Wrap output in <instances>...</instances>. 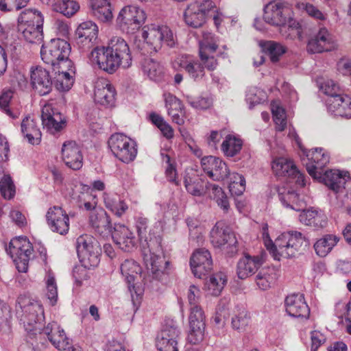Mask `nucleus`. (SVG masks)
Masks as SVG:
<instances>
[{
    "instance_id": "4c0bfd02",
    "label": "nucleus",
    "mask_w": 351,
    "mask_h": 351,
    "mask_svg": "<svg viewBox=\"0 0 351 351\" xmlns=\"http://www.w3.org/2000/svg\"><path fill=\"white\" fill-rule=\"evenodd\" d=\"M271 168L276 176L290 178L295 173L296 166L291 160L280 157L274 160Z\"/></svg>"
},
{
    "instance_id": "bb28decb",
    "label": "nucleus",
    "mask_w": 351,
    "mask_h": 351,
    "mask_svg": "<svg viewBox=\"0 0 351 351\" xmlns=\"http://www.w3.org/2000/svg\"><path fill=\"white\" fill-rule=\"evenodd\" d=\"M107 47L113 53L124 69L129 68L132 64V56L128 43L121 37L111 38Z\"/></svg>"
},
{
    "instance_id": "72a5a7b5",
    "label": "nucleus",
    "mask_w": 351,
    "mask_h": 351,
    "mask_svg": "<svg viewBox=\"0 0 351 351\" xmlns=\"http://www.w3.org/2000/svg\"><path fill=\"white\" fill-rule=\"evenodd\" d=\"M207 182L197 175L193 176L187 175L184 179V184L186 191L196 197L204 196L207 193L208 189Z\"/></svg>"
},
{
    "instance_id": "a211bd4d",
    "label": "nucleus",
    "mask_w": 351,
    "mask_h": 351,
    "mask_svg": "<svg viewBox=\"0 0 351 351\" xmlns=\"http://www.w3.org/2000/svg\"><path fill=\"white\" fill-rule=\"evenodd\" d=\"M190 266L193 275L202 278L212 269L213 260L210 252L205 248L196 250L190 258Z\"/></svg>"
},
{
    "instance_id": "ea45409f",
    "label": "nucleus",
    "mask_w": 351,
    "mask_h": 351,
    "mask_svg": "<svg viewBox=\"0 0 351 351\" xmlns=\"http://www.w3.org/2000/svg\"><path fill=\"white\" fill-rule=\"evenodd\" d=\"M277 279V274L274 267L263 268L256 276V282L262 290H267L274 284Z\"/></svg>"
},
{
    "instance_id": "680f3d73",
    "label": "nucleus",
    "mask_w": 351,
    "mask_h": 351,
    "mask_svg": "<svg viewBox=\"0 0 351 351\" xmlns=\"http://www.w3.org/2000/svg\"><path fill=\"white\" fill-rule=\"evenodd\" d=\"M343 95H335V97H330L326 99V106L328 110L335 116L337 114H345V111L340 108V103L342 101Z\"/></svg>"
},
{
    "instance_id": "4d7b16f0",
    "label": "nucleus",
    "mask_w": 351,
    "mask_h": 351,
    "mask_svg": "<svg viewBox=\"0 0 351 351\" xmlns=\"http://www.w3.org/2000/svg\"><path fill=\"white\" fill-rule=\"evenodd\" d=\"M160 156L162 162L167 165L165 169L167 179L169 182H172L177 186L179 185V182L177 180V171L176 166L171 162L170 156L163 152L160 153Z\"/></svg>"
},
{
    "instance_id": "5701e85b",
    "label": "nucleus",
    "mask_w": 351,
    "mask_h": 351,
    "mask_svg": "<svg viewBox=\"0 0 351 351\" xmlns=\"http://www.w3.org/2000/svg\"><path fill=\"white\" fill-rule=\"evenodd\" d=\"M92 58L96 62L99 68L108 73H114L121 66L118 59L110 52L107 47H96L91 53Z\"/></svg>"
},
{
    "instance_id": "13d9d810",
    "label": "nucleus",
    "mask_w": 351,
    "mask_h": 351,
    "mask_svg": "<svg viewBox=\"0 0 351 351\" xmlns=\"http://www.w3.org/2000/svg\"><path fill=\"white\" fill-rule=\"evenodd\" d=\"M164 97L165 107L169 116L173 112H182L183 105L178 98L171 93H166L164 95Z\"/></svg>"
},
{
    "instance_id": "9b49d317",
    "label": "nucleus",
    "mask_w": 351,
    "mask_h": 351,
    "mask_svg": "<svg viewBox=\"0 0 351 351\" xmlns=\"http://www.w3.org/2000/svg\"><path fill=\"white\" fill-rule=\"evenodd\" d=\"M143 28L142 37L150 48V53L157 52L162 47V44L169 47L176 45V39L171 29L165 25L154 26Z\"/></svg>"
},
{
    "instance_id": "4be33fe9",
    "label": "nucleus",
    "mask_w": 351,
    "mask_h": 351,
    "mask_svg": "<svg viewBox=\"0 0 351 351\" xmlns=\"http://www.w3.org/2000/svg\"><path fill=\"white\" fill-rule=\"evenodd\" d=\"M285 306L286 312L291 317L305 319L309 317L310 308L302 293L287 295L285 300Z\"/></svg>"
},
{
    "instance_id": "6ab92c4d",
    "label": "nucleus",
    "mask_w": 351,
    "mask_h": 351,
    "mask_svg": "<svg viewBox=\"0 0 351 351\" xmlns=\"http://www.w3.org/2000/svg\"><path fill=\"white\" fill-rule=\"evenodd\" d=\"M47 223L50 230L61 235L68 233L69 230V217L60 206L50 208L46 214Z\"/></svg>"
},
{
    "instance_id": "37998d69",
    "label": "nucleus",
    "mask_w": 351,
    "mask_h": 351,
    "mask_svg": "<svg viewBox=\"0 0 351 351\" xmlns=\"http://www.w3.org/2000/svg\"><path fill=\"white\" fill-rule=\"evenodd\" d=\"M250 322V316L245 308H239L232 317V328L239 332H243Z\"/></svg>"
},
{
    "instance_id": "c756f323",
    "label": "nucleus",
    "mask_w": 351,
    "mask_h": 351,
    "mask_svg": "<svg viewBox=\"0 0 351 351\" xmlns=\"http://www.w3.org/2000/svg\"><path fill=\"white\" fill-rule=\"evenodd\" d=\"M89 223L99 234H110L113 230L110 217L102 208L95 210L90 214Z\"/></svg>"
},
{
    "instance_id": "774afa93",
    "label": "nucleus",
    "mask_w": 351,
    "mask_h": 351,
    "mask_svg": "<svg viewBox=\"0 0 351 351\" xmlns=\"http://www.w3.org/2000/svg\"><path fill=\"white\" fill-rule=\"evenodd\" d=\"M191 4L197 8L204 16L207 17L209 12L216 8L215 3L212 0H195Z\"/></svg>"
},
{
    "instance_id": "a18cd8bd",
    "label": "nucleus",
    "mask_w": 351,
    "mask_h": 351,
    "mask_svg": "<svg viewBox=\"0 0 351 351\" xmlns=\"http://www.w3.org/2000/svg\"><path fill=\"white\" fill-rule=\"evenodd\" d=\"M279 199L284 206L296 211L303 209L304 202L299 199L298 194L294 191H289L285 194H279Z\"/></svg>"
},
{
    "instance_id": "473e14b6",
    "label": "nucleus",
    "mask_w": 351,
    "mask_h": 351,
    "mask_svg": "<svg viewBox=\"0 0 351 351\" xmlns=\"http://www.w3.org/2000/svg\"><path fill=\"white\" fill-rule=\"evenodd\" d=\"M302 210V213L299 216L301 223L316 229L326 226L327 218L322 212L313 208Z\"/></svg>"
},
{
    "instance_id": "393cba45",
    "label": "nucleus",
    "mask_w": 351,
    "mask_h": 351,
    "mask_svg": "<svg viewBox=\"0 0 351 351\" xmlns=\"http://www.w3.org/2000/svg\"><path fill=\"white\" fill-rule=\"evenodd\" d=\"M111 234L114 242L122 250L130 252L135 247L136 238L133 232L125 225L114 223Z\"/></svg>"
},
{
    "instance_id": "4468645a",
    "label": "nucleus",
    "mask_w": 351,
    "mask_h": 351,
    "mask_svg": "<svg viewBox=\"0 0 351 351\" xmlns=\"http://www.w3.org/2000/svg\"><path fill=\"white\" fill-rule=\"evenodd\" d=\"M37 340L40 343L45 344L41 341L47 339L57 349L65 350L70 345V340L66 336L62 328L56 322L49 323L45 328H42L36 335Z\"/></svg>"
},
{
    "instance_id": "39448f33",
    "label": "nucleus",
    "mask_w": 351,
    "mask_h": 351,
    "mask_svg": "<svg viewBox=\"0 0 351 351\" xmlns=\"http://www.w3.org/2000/svg\"><path fill=\"white\" fill-rule=\"evenodd\" d=\"M70 44L64 39L53 38L40 49L41 58L47 64L54 69H69L73 71V63L69 58L71 53Z\"/></svg>"
},
{
    "instance_id": "20e7f679",
    "label": "nucleus",
    "mask_w": 351,
    "mask_h": 351,
    "mask_svg": "<svg viewBox=\"0 0 351 351\" xmlns=\"http://www.w3.org/2000/svg\"><path fill=\"white\" fill-rule=\"evenodd\" d=\"M200 296L199 289L194 285L190 286L188 292L189 303L191 306L189 316V333L188 340L192 344H198L204 337L205 316L198 305Z\"/></svg>"
},
{
    "instance_id": "69168bd1",
    "label": "nucleus",
    "mask_w": 351,
    "mask_h": 351,
    "mask_svg": "<svg viewBox=\"0 0 351 351\" xmlns=\"http://www.w3.org/2000/svg\"><path fill=\"white\" fill-rule=\"evenodd\" d=\"M47 296L51 305H55L58 300L57 285L54 277L49 276L47 280Z\"/></svg>"
},
{
    "instance_id": "f8f14e48",
    "label": "nucleus",
    "mask_w": 351,
    "mask_h": 351,
    "mask_svg": "<svg viewBox=\"0 0 351 351\" xmlns=\"http://www.w3.org/2000/svg\"><path fill=\"white\" fill-rule=\"evenodd\" d=\"M145 19L143 10L134 5H128L119 12L117 24L123 32L134 34L143 25Z\"/></svg>"
},
{
    "instance_id": "603ef678",
    "label": "nucleus",
    "mask_w": 351,
    "mask_h": 351,
    "mask_svg": "<svg viewBox=\"0 0 351 351\" xmlns=\"http://www.w3.org/2000/svg\"><path fill=\"white\" fill-rule=\"evenodd\" d=\"M316 36L319 38V43L325 48L326 51H331L337 48V45L334 37L326 28H320Z\"/></svg>"
},
{
    "instance_id": "a19ab883",
    "label": "nucleus",
    "mask_w": 351,
    "mask_h": 351,
    "mask_svg": "<svg viewBox=\"0 0 351 351\" xmlns=\"http://www.w3.org/2000/svg\"><path fill=\"white\" fill-rule=\"evenodd\" d=\"M339 239L337 237L332 234H326L317 240L314 244L316 254L321 257L326 256L337 244Z\"/></svg>"
},
{
    "instance_id": "58836bf2",
    "label": "nucleus",
    "mask_w": 351,
    "mask_h": 351,
    "mask_svg": "<svg viewBox=\"0 0 351 351\" xmlns=\"http://www.w3.org/2000/svg\"><path fill=\"white\" fill-rule=\"evenodd\" d=\"M206 17L204 16L197 7L191 3L187 7L184 13V19L186 24L193 28L202 27L206 22Z\"/></svg>"
},
{
    "instance_id": "412c9836",
    "label": "nucleus",
    "mask_w": 351,
    "mask_h": 351,
    "mask_svg": "<svg viewBox=\"0 0 351 351\" xmlns=\"http://www.w3.org/2000/svg\"><path fill=\"white\" fill-rule=\"evenodd\" d=\"M41 119L43 128L51 134L60 132L66 126V121L62 114L50 104L43 107Z\"/></svg>"
},
{
    "instance_id": "2f4dec72",
    "label": "nucleus",
    "mask_w": 351,
    "mask_h": 351,
    "mask_svg": "<svg viewBox=\"0 0 351 351\" xmlns=\"http://www.w3.org/2000/svg\"><path fill=\"white\" fill-rule=\"evenodd\" d=\"M122 276L128 284V289L131 293L134 290V280L138 274L141 273V267L138 263L133 259L125 260L120 266Z\"/></svg>"
},
{
    "instance_id": "423d86ee",
    "label": "nucleus",
    "mask_w": 351,
    "mask_h": 351,
    "mask_svg": "<svg viewBox=\"0 0 351 351\" xmlns=\"http://www.w3.org/2000/svg\"><path fill=\"white\" fill-rule=\"evenodd\" d=\"M43 22L44 18L40 12L27 9L23 11L18 18V29L25 40L40 44L43 39Z\"/></svg>"
},
{
    "instance_id": "49530a36",
    "label": "nucleus",
    "mask_w": 351,
    "mask_h": 351,
    "mask_svg": "<svg viewBox=\"0 0 351 351\" xmlns=\"http://www.w3.org/2000/svg\"><path fill=\"white\" fill-rule=\"evenodd\" d=\"M242 145L241 139L229 135L222 143L221 149L226 156L233 157L241 151Z\"/></svg>"
},
{
    "instance_id": "7c9ffc66",
    "label": "nucleus",
    "mask_w": 351,
    "mask_h": 351,
    "mask_svg": "<svg viewBox=\"0 0 351 351\" xmlns=\"http://www.w3.org/2000/svg\"><path fill=\"white\" fill-rule=\"evenodd\" d=\"M179 66L195 81L201 80L205 75L204 67L200 60L190 56H182L179 60Z\"/></svg>"
},
{
    "instance_id": "f704fd0d",
    "label": "nucleus",
    "mask_w": 351,
    "mask_h": 351,
    "mask_svg": "<svg viewBox=\"0 0 351 351\" xmlns=\"http://www.w3.org/2000/svg\"><path fill=\"white\" fill-rule=\"evenodd\" d=\"M346 173L332 171H326L323 175V181L326 186L335 193L341 191L345 188Z\"/></svg>"
},
{
    "instance_id": "79ce46f5",
    "label": "nucleus",
    "mask_w": 351,
    "mask_h": 351,
    "mask_svg": "<svg viewBox=\"0 0 351 351\" xmlns=\"http://www.w3.org/2000/svg\"><path fill=\"white\" fill-rule=\"evenodd\" d=\"M57 72L58 74L55 81L56 88L60 91L69 90L73 84L71 74L75 73L74 66L72 71H69V69H59Z\"/></svg>"
},
{
    "instance_id": "aec40b11",
    "label": "nucleus",
    "mask_w": 351,
    "mask_h": 351,
    "mask_svg": "<svg viewBox=\"0 0 351 351\" xmlns=\"http://www.w3.org/2000/svg\"><path fill=\"white\" fill-rule=\"evenodd\" d=\"M30 82L32 88L40 96L48 95L53 88V81L49 71L42 66L32 69Z\"/></svg>"
},
{
    "instance_id": "de8ad7c7",
    "label": "nucleus",
    "mask_w": 351,
    "mask_h": 351,
    "mask_svg": "<svg viewBox=\"0 0 351 351\" xmlns=\"http://www.w3.org/2000/svg\"><path fill=\"white\" fill-rule=\"evenodd\" d=\"M80 9L78 3L74 0H59L56 3L53 10L66 17H71Z\"/></svg>"
},
{
    "instance_id": "2eb2a0df",
    "label": "nucleus",
    "mask_w": 351,
    "mask_h": 351,
    "mask_svg": "<svg viewBox=\"0 0 351 351\" xmlns=\"http://www.w3.org/2000/svg\"><path fill=\"white\" fill-rule=\"evenodd\" d=\"M291 11L285 2L274 1L264 8V21L273 26L285 27Z\"/></svg>"
},
{
    "instance_id": "bf43d9fd",
    "label": "nucleus",
    "mask_w": 351,
    "mask_h": 351,
    "mask_svg": "<svg viewBox=\"0 0 351 351\" xmlns=\"http://www.w3.org/2000/svg\"><path fill=\"white\" fill-rule=\"evenodd\" d=\"M245 189V178L239 173L234 174V180L229 184V191L232 195L240 196Z\"/></svg>"
},
{
    "instance_id": "cd10ccee",
    "label": "nucleus",
    "mask_w": 351,
    "mask_h": 351,
    "mask_svg": "<svg viewBox=\"0 0 351 351\" xmlns=\"http://www.w3.org/2000/svg\"><path fill=\"white\" fill-rule=\"evenodd\" d=\"M75 35L78 45L90 48L93 46V42L97 38L98 27L91 21L83 22L77 28Z\"/></svg>"
},
{
    "instance_id": "6e6d98bb",
    "label": "nucleus",
    "mask_w": 351,
    "mask_h": 351,
    "mask_svg": "<svg viewBox=\"0 0 351 351\" xmlns=\"http://www.w3.org/2000/svg\"><path fill=\"white\" fill-rule=\"evenodd\" d=\"M187 103L193 108L206 110L213 104V99L210 96H199L194 98L191 95L185 96Z\"/></svg>"
},
{
    "instance_id": "f03ea898",
    "label": "nucleus",
    "mask_w": 351,
    "mask_h": 351,
    "mask_svg": "<svg viewBox=\"0 0 351 351\" xmlns=\"http://www.w3.org/2000/svg\"><path fill=\"white\" fill-rule=\"evenodd\" d=\"M262 234L267 250L275 259L278 260L280 259V256H294L305 241V237L301 232L291 231L282 233L276 238L275 242H273L269 235L267 224L263 225Z\"/></svg>"
},
{
    "instance_id": "c9c22d12",
    "label": "nucleus",
    "mask_w": 351,
    "mask_h": 351,
    "mask_svg": "<svg viewBox=\"0 0 351 351\" xmlns=\"http://www.w3.org/2000/svg\"><path fill=\"white\" fill-rule=\"evenodd\" d=\"M21 132L32 145L38 144L41 138V132L32 120L26 117L21 123Z\"/></svg>"
},
{
    "instance_id": "7ed1b4c3",
    "label": "nucleus",
    "mask_w": 351,
    "mask_h": 351,
    "mask_svg": "<svg viewBox=\"0 0 351 351\" xmlns=\"http://www.w3.org/2000/svg\"><path fill=\"white\" fill-rule=\"evenodd\" d=\"M16 314L25 330L37 335L45 319L43 305L28 296L20 295L17 299Z\"/></svg>"
},
{
    "instance_id": "c03bdc74",
    "label": "nucleus",
    "mask_w": 351,
    "mask_h": 351,
    "mask_svg": "<svg viewBox=\"0 0 351 351\" xmlns=\"http://www.w3.org/2000/svg\"><path fill=\"white\" fill-rule=\"evenodd\" d=\"M226 282L227 278L225 274L218 272L213 274L207 282V287L210 293L215 296L219 295Z\"/></svg>"
},
{
    "instance_id": "0eeeda50",
    "label": "nucleus",
    "mask_w": 351,
    "mask_h": 351,
    "mask_svg": "<svg viewBox=\"0 0 351 351\" xmlns=\"http://www.w3.org/2000/svg\"><path fill=\"white\" fill-rule=\"evenodd\" d=\"M76 250L82 265L87 269L97 267L100 261L99 243L88 234L80 236L76 240Z\"/></svg>"
},
{
    "instance_id": "6e6552de",
    "label": "nucleus",
    "mask_w": 351,
    "mask_h": 351,
    "mask_svg": "<svg viewBox=\"0 0 351 351\" xmlns=\"http://www.w3.org/2000/svg\"><path fill=\"white\" fill-rule=\"evenodd\" d=\"M108 145L113 156L124 163L128 164L136 157L135 141L122 133L112 134L108 141Z\"/></svg>"
},
{
    "instance_id": "864d4df0",
    "label": "nucleus",
    "mask_w": 351,
    "mask_h": 351,
    "mask_svg": "<svg viewBox=\"0 0 351 351\" xmlns=\"http://www.w3.org/2000/svg\"><path fill=\"white\" fill-rule=\"evenodd\" d=\"M271 112L276 128L278 131H283L287 126L286 113L285 110L278 104H271Z\"/></svg>"
},
{
    "instance_id": "e2e57ef3",
    "label": "nucleus",
    "mask_w": 351,
    "mask_h": 351,
    "mask_svg": "<svg viewBox=\"0 0 351 351\" xmlns=\"http://www.w3.org/2000/svg\"><path fill=\"white\" fill-rule=\"evenodd\" d=\"M28 1L29 0H0V10H19L25 7Z\"/></svg>"
},
{
    "instance_id": "a878e982",
    "label": "nucleus",
    "mask_w": 351,
    "mask_h": 351,
    "mask_svg": "<svg viewBox=\"0 0 351 351\" xmlns=\"http://www.w3.org/2000/svg\"><path fill=\"white\" fill-rule=\"evenodd\" d=\"M116 90L106 80H98L95 82L94 100L95 103L106 107L113 106L115 102Z\"/></svg>"
},
{
    "instance_id": "c85d7f7f",
    "label": "nucleus",
    "mask_w": 351,
    "mask_h": 351,
    "mask_svg": "<svg viewBox=\"0 0 351 351\" xmlns=\"http://www.w3.org/2000/svg\"><path fill=\"white\" fill-rule=\"evenodd\" d=\"M259 256H251L248 254L241 258L237 263V274L240 279H245L253 274L263 264Z\"/></svg>"
},
{
    "instance_id": "f3484780",
    "label": "nucleus",
    "mask_w": 351,
    "mask_h": 351,
    "mask_svg": "<svg viewBox=\"0 0 351 351\" xmlns=\"http://www.w3.org/2000/svg\"><path fill=\"white\" fill-rule=\"evenodd\" d=\"M180 332L173 323L164 326L156 338V346L159 351H178V340Z\"/></svg>"
},
{
    "instance_id": "b1692460",
    "label": "nucleus",
    "mask_w": 351,
    "mask_h": 351,
    "mask_svg": "<svg viewBox=\"0 0 351 351\" xmlns=\"http://www.w3.org/2000/svg\"><path fill=\"white\" fill-rule=\"evenodd\" d=\"M62 159L65 165L73 170H79L83 166V155L75 141H66L62 147Z\"/></svg>"
},
{
    "instance_id": "ddd939ff",
    "label": "nucleus",
    "mask_w": 351,
    "mask_h": 351,
    "mask_svg": "<svg viewBox=\"0 0 351 351\" xmlns=\"http://www.w3.org/2000/svg\"><path fill=\"white\" fill-rule=\"evenodd\" d=\"M295 141L308 160L306 167L309 175L315 179L321 178L324 172V167L329 162L328 154L324 152L322 148H315L311 150L303 149L298 136L295 137Z\"/></svg>"
},
{
    "instance_id": "0e129e2a",
    "label": "nucleus",
    "mask_w": 351,
    "mask_h": 351,
    "mask_svg": "<svg viewBox=\"0 0 351 351\" xmlns=\"http://www.w3.org/2000/svg\"><path fill=\"white\" fill-rule=\"evenodd\" d=\"M321 89L325 95L328 96V97H335V95H343L339 86L332 80L325 81L322 84Z\"/></svg>"
},
{
    "instance_id": "09e8293b",
    "label": "nucleus",
    "mask_w": 351,
    "mask_h": 351,
    "mask_svg": "<svg viewBox=\"0 0 351 351\" xmlns=\"http://www.w3.org/2000/svg\"><path fill=\"white\" fill-rule=\"evenodd\" d=\"M107 208L117 217H121L128 210V205L118 195L107 197L104 199Z\"/></svg>"
},
{
    "instance_id": "338daca9",
    "label": "nucleus",
    "mask_w": 351,
    "mask_h": 351,
    "mask_svg": "<svg viewBox=\"0 0 351 351\" xmlns=\"http://www.w3.org/2000/svg\"><path fill=\"white\" fill-rule=\"evenodd\" d=\"M13 93L11 90L3 92L0 95V108L10 117L14 119L16 116L14 115L9 108V104L12 97Z\"/></svg>"
},
{
    "instance_id": "1a4fd4ad",
    "label": "nucleus",
    "mask_w": 351,
    "mask_h": 351,
    "mask_svg": "<svg viewBox=\"0 0 351 351\" xmlns=\"http://www.w3.org/2000/svg\"><path fill=\"white\" fill-rule=\"evenodd\" d=\"M5 250L13 260L17 270L19 272H26L33 251L32 245L27 237H18L12 239Z\"/></svg>"
},
{
    "instance_id": "e433bc0d",
    "label": "nucleus",
    "mask_w": 351,
    "mask_h": 351,
    "mask_svg": "<svg viewBox=\"0 0 351 351\" xmlns=\"http://www.w3.org/2000/svg\"><path fill=\"white\" fill-rule=\"evenodd\" d=\"M142 69L144 74L155 82L162 80L164 75V68L158 62L151 58H145L142 62Z\"/></svg>"
},
{
    "instance_id": "8fccbe9b",
    "label": "nucleus",
    "mask_w": 351,
    "mask_h": 351,
    "mask_svg": "<svg viewBox=\"0 0 351 351\" xmlns=\"http://www.w3.org/2000/svg\"><path fill=\"white\" fill-rule=\"evenodd\" d=\"M0 193L5 199H11L14 197L16 187L10 175H4L0 179Z\"/></svg>"
},
{
    "instance_id": "f257e3e1",
    "label": "nucleus",
    "mask_w": 351,
    "mask_h": 351,
    "mask_svg": "<svg viewBox=\"0 0 351 351\" xmlns=\"http://www.w3.org/2000/svg\"><path fill=\"white\" fill-rule=\"evenodd\" d=\"M134 221L144 263L153 278L161 280L169 265V262L165 260L162 255V239L159 235L152 237L149 234V237L146 236L149 226V219L147 217L139 215L135 217Z\"/></svg>"
},
{
    "instance_id": "3c124183",
    "label": "nucleus",
    "mask_w": 351,
    "mask_h": 351,
    "mask_svg": "<svg viewBox=\"0 0 351 351\" xmlns=\"http://www.w3.org/2000/svg\"><path fill=\"white\" fill-rule=\"evenodd\" d=\"M213 38L210 33L204 35V38L199 42V56H213L218 45L213 41Z\"/></svg>"
},
{
    "instance_id": "052dcab7",
    "label": "nucleus",
    "mask_w": 351,
    "mask_h": 351,
    "mask_svg": "<svg viewBox=\"0 0 351 351\" xmlns=\"http://www.w3.org/2000/svg\"><path fill=\"white\" fill-rule=\"evenodd\" d=\"M92 13L96 19L103 23L110 22L113 17L111 5L99 8V5H95V10H92Z\"/></svg>"
},
{
    "instance_id": "5fc2aeb1",
    "label": "nucleus",
    "mask_w": 351,
    "mask_h": 351,
    "mask_svg": "<svg viewBox=\"0 0 351 351\" xmlns=\"http://www.w3.org/2000/svg\"><path fill=\"white\" fill-rule=\"evenodd\" d=\"M265 49L272 62H278L280 57L286 52L285 47L274 41L267 42L265 44Z\"/></svg>"
},
{
    "instance_id": "dca6fc26",
    "label": "nucleus",
    "mask_w": 351,
    "mask_h": 351,
    "mask_svg": "<svg viewBox=\"0 0 351 351\" xmlns=\"http://www.w3.org/2000/svg\"><path fill=\"white\" fill-rule=\"evenodd\" d=\"M201 165L204 172L214 181H222L230 175V170L221 158L208 156L201 160Z\"/></svg>"
},
{
    "instance_id": "9d476101",
    "label": "nucleus",
    "mask_w": 351,
    "mask_h": 351,
    "mask_svg": "<svg viewBox=\"0 0 351 351\" xmlns=\"http://www.w3.org/2000/svg\"><path fill=\"white\" fill-rule=\"evenodd\" d=\"M210 243L215 248H219L230 256L237 252V239L234 232L224 223L218 221L210 232Z\"/></svg>"
}]
</instances>
